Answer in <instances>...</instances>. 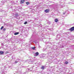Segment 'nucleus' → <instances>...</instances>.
<instances>
[{"label":"nucleus","mask_w":74,"mask_h":74,"mask_svg":"<svg viewBox=\"0 0 74 74\" xmlns=\"http://www.w3.org/2000/svg\"><path fill=\"white\" fill-rule=\"evenodd\" d=\"M37 58H35V59L34 60H33L32 61H29V60H28L27 61V62H29V63H32H32H33V62H34V61H35V60H36Z\"/></svg>","instance_id":"f257e3e1"},{"label":"nucleus","mask_w":74,"mask_h":74,"mask_svg":"<svg viewBox=\"0 0 74 74\" xmlns=\"http://www.w3.org/2000/svg\"><path fill=\"white\" fill-rule=\"evenodd\" d=\"M14 3V1H12L10 2V3L12 4H13V3Z\"/></svg>","instance_id":"4468645a"},{"label":"nucleus","mask_w":74,"mask_h":74,"mask_svg":"<svg viewBox=\"0 0 74 74\" xmlns=\"http://www.w3.org/2000/svg\"><path fill=\"white\" fill-rule=\"evenodd\" d=\"M19 33L18 32H16L14 33V35H17V34H19Z\"/></svg>","instance_id":"0eeeda50"},{"label":"nucleus","mask_w":74,"mask_h":74,"mask_svg":"<svg viewBox=\"0 0 74 74\" xmlns=\"http://www.w3.org/2000/svg\"><path fill=\"white\" fill-rule=\"evenodd\" d=\"M27 21H25V22L24 24H25V25H26V24H27Z\"/></svg>","instance_id":"dca6fc26"},{"label":"nucleus","mask_w":74,"mask_h":74,"mask_svg":"<svg viewBox=\"0 0 74 74\" xmlns=\"http://www.w3.org/2000/svg\"><path fill=\"white\" fill-rule=\"evenodd\" d=\"M49 11V10L48 9H46L45 10V12L46 13L48 12Z\"/></svg>","instance_id":"20e7f679"},{"label":"nucleus","mask_w":74,"mask_h":74,"mask_svg":"<svg viewBox=\"0 0 74 74\" xmlns=\"http://www.w3.org/2000/svg\"><path fill=\"white\" fill-rule=\"evenodd\" d=\"M63 15H64V14H65V12H64V13H63Z\"/></svg>","instance_id":"cd10ccee"},{"label":"nucleus","mask_w":74,"mask_h":74,"mask_svg":"<svg viewBox=\"0 0 74 74\" xmlns=\"http://www.w3.org/2000/svg\"><path fill=\"white\" fill-rule=\"evenodd\" d=\"M34 33L37 34V33H36V32H34Z\"/></svg>","instance_id":"bb28decb"},{"label":"nucleus","mask_w":74,"mask_h":74,"mask_svg":"<svg viewBox=\"0 0 74 74\" xmlns=\"http://www.w3.org/2000/svg\"><path fill=\"white\" fill-rule=\"evenodd\" d=\"M19 62L18 61H16L14 62V64H16V63H17Z\"/></svg>","instance_id":"6e6552de"},{"label":"nucleus","mask_w":74,"mask_h":74,"mask_svg":"<svg viewBox=\"0 0 74 74\" xmlns=\"http://www.w3.org/2000/svg\"><path fill=\"white\" fill-rule=\"evenodd\" d=\"M6 73H7V72H2V74H6Z\"/></svg>","instance_id":"ddd939ff"},{"label":"nucleus","mask_w":74,"mask_h":74,"mask_svg":"<svg viewBox=\"0 0 74 74\" xmlns=\"http://www.w3.org/2000/svg\"><path fill=\"white\" fill-rule=\"evenodd\" d=\"M7 7H10V5H7Z\"/></svg>","instance_id":"412c9836"},{"label":"nucleus","mask_w":74,"mask_h":74,"mask_svg":"<svg viewBox=\"0 0 74 74\" xmlns=\"http://www.w3.org/2000/svg\"><path fill=\"white\" fill-rule=\"evenodd\" d=\"M41 47L39 45H38V48H40Z\"/></svg>","instance_id":"a878e982"},{"label":"nucleus","mask_w":74,"mask_h":74,"mask_svg":"<svg viewBox=\"0 0 74 74\" xmlns=\"http://www.w3.org/2000/svg\"><path fill=\"white\" fill-rule=\"evenodd\" d=\"M47 23L48 24H51V22H50V21H49Z\"/></svg>","instance_id":"a211bd4d"},{"label":"nucleus","mask_w":74,"mask_h":74,"mask_svg":"<svg viewBox=\"0 0 74 74\" xmlns=\"http://www.w3.org/2000/svg\"><path fill=\"white\" fill-rule=\"evenodd\" d=\"M3 28H4V27L2 26L1 28V29L2 30Z\"/></svg>","instance_id":"aec40b11"},{"label":"nucleus","mask_w":74,"mask_h":74,"mask_svg":"<svg viewBox=\"0 0 74 74\" xmlns=\"http://www.w3.org/2000/svg\"><path fill=\"white\" fill-rule=\"evenodd\" d=\"M41 26H42V25H41V24L39 23V24H38V27H40V26L41 27Z\"/></svg>","instance_id":"7ed1b4c3"},{"label":"nucleus","mask_w":74,"mask_h":74,"mask_svg":"<svg viewBox=\"0 0 74 74\" xmlns=\"http://www.w3.org/2000/svg\"><path fill=\"white\" fill-rule=\"evenodd\" d=\"M15 16H19V14H15Z\"/></svg>","instance_id":"2eb2a0df"},{"label":"nucleus","mask_w":74,"mask_h":74,"mask_svg":"<svg viewBox=\"0 0 74 74\" xmlns=\"http://www.w3.org/2000/svg\"><path fill=\"white\" fill-rule=\"evenodd\" d=\"M6 30V29H5H5H3V31H5V30Z\"/></svg>","instance_id":"4be33fe9"},{"label":"nucleus","mask_w":74,"mask_h":74,"mask_svg":"<svg viewBox=\"0 0 74 74\" xmlns=\"http://www.w3.org/2000/svg\"><path fill=\"white\" fill-rule=\"evenodd\" d=\"M41 69H42V70H44V69H45V67L44 66H42Z\"/></svg>","instance_id":"9d476101"},{"label":"nucleus","mask_w":74,"mask_h":74,"mask_svg":"<svg viewBox=\"0 0 74 74\" xmlns=\"http://www.w3.org/2000/svg\"><path fill=\"white\" fill-rule=\"evenodd\" d=\"M42 57H44V55H42Z\"/></svg>","instance_id":"c85d7f7f"},{"label":"nucleus","mask_w":74,"mask_h":74,"mask_svg":"<svg viewBox=\"0 0 74 74\" xmlns=\"http://www.w3.org/2000/svg\"><path fill=\"white\" fill-rule=\"evenodd\" d=\"M35 64H36L35 66H37V63L36 62L35 63Z\"/></svg>","instance_id":"5701e85b"},{"label":"nucleus","mask_w":74,"mask_h":74,"mask_svg":"<svg viewBox=\"0 0 74 74\" xmlns=\"http://www.w3.org/2000/svg\"><path fill=\"white\" fill-rule=\"evenodd\" d=\"M65 64H68V63H69V62H65Z\"/></svg>","instance_id":"6ab92c4d"},{"label":"nucleus","mask_w":74,"mask_h":74,"mask_svg":"<svg viewBox=\"0 0 74 74\" xmlns=\"http://www.w3.org/2000/svg\"><path fill=\"white\" fill-rule=\"evenodd\" d=\"M34 56H37V52H36V53H35Z\"/></svg>","instance_id":"1a4fd4ad"},{"label":"nucleus","mask_w":74,"mask_h":74,"mask_svg":"<svg viewBox=\"0 0 74 74\" xmlns=\"http://www.w3.org/2000/svg\"><path fill=\"white\" fill-rule=\"evenodd\" d=\"M31 48H32L33 50H34L35 49V47H32Z\"/></svg>","instance_id":"f8f14e48"},{"label":"nucleus","mask_w":74,"mask_h":74,"mask_svg":"<svg viewBox=\"0 0 74 74\" xmlns=\"http://www.w3.org/2000/svg\"><path fill=\"white\" fill-rule=\"evenodd\" d=\"M55 22H58V20L56 18L55 19Z\"/></svg>","instance_id":"9b49d317"},{"label":"nucleus","mask_w":74,"mask_h":74,"mask_svg":"<svg viewBox=\"0 0 74 74\" xmlns=\"http://www.w3.org/2000/svg\"><path fill=\"white\" fill-rule=\"evenodd\" d=\"M39 55V53L38 52H37V56H38V55Z\"/></svg>","instance_id":"b1692460"},{"label":"nucleus","mask_w":74,"mask_h":74,"mask_svg":"<svg viewBox=\"0 0 74 74\" xmlns=\"http://www.w3.org/2000/svg\"><path fill=\"white\" fill-rule=\"evenodd\" d=\"M3 54H4V52L1 51H0V54L1 55H3Z\"/></svg>","instance_id":"423d86ee"},{"label":"nucleus","mask_w":74,"mask_h":74,"mask_svg":"<svg viewBox=\"0 0 74 74\" xmlns=\"http://www.w3.org/2000/svg\"><path fill=\"white\" fill-rule=\"evenodd\" d=\"M26 4H27V5H29V2H26Z\"/></svg>","instance_id":"f3484780"},{"label":"nucleus","mask_w":74,"mask_h":74,"mask_svg":"<svg viewBox=\"0 0 74 74\" xmlns=\"http://www.w3.org/2000/svg\"><path fill=\"white\" fill-rule=\"evenodd\" d=\"M38 64H39V63H38Z\"/></svg>","instance_id":"c756f323"},{"label":"nucleus","mask_w":74,"mask_h":74,"mask_svg":"<svg viewBox=\"0 0 74 74\" xmlns=\"http://www.w3.org/2000/svg\"><path fill=\"white\" fill-rule=\"evenodd\" d=\"M25 1V0H21V3L22 4V3H23Z\"/></svg>","instance_id":"39448f33"},{"label":"nucleus","mask_w":74,"mask_h":74,"mask_svg":"<svg viewBox=\"0 0 74 74\" xmlns=\"http://www.w3.org/2000/svg\"><path fill=\"white\" fill-rule=\"evenodd\" d=\"M74 30V26L72 27H71L70 29V31H73Z\"/></svg>","instance_id":"f03ea898"},{"label":"nucleus","mask_w":74,"mask_h":74,"mask_svg":"<svg viewBox=\"0 0 74 74\" xmlns=\"http://www.w3.org/2000/svg\"><path fill=\"white\" fill-rule=\"evenodd\" d=\"M0 12H2V11H3V10H1L0 11Z\"/></svg>","instance_id":"393cba45"}]
</instances>
